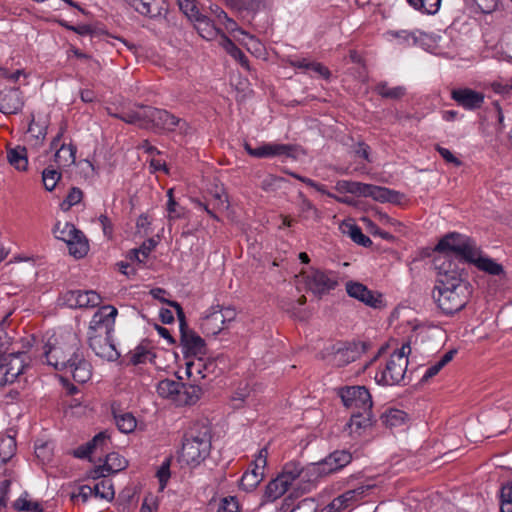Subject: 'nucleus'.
I'll return each instance as SVG.
<instances>
[{
  "label": "nucleus",
  "mask_w": 512,
  "mask_h": 512,
  "mask_svg": "<svg viewBox=\"0 0 512 512\" xmlns=\"http://www.w3.org/2000/svg\"><path fill=\"white\" fill-rule=\"evenodd\" d=\"M351 460L352 455L349 451L336 450L322 461L305 467L296 461L287 462L281 472L265 486L260 505L273 503L286 493H289L283 500L282 509H284L285 506H289L288 501L292 498L309 493L321 476L342 469Z\"/></svg>",
  "instance_id": "f257e3e1"
},
{
  "label": "nucleus",
  "mask_w": 512,
  "mask_h": 512,
  "mask_svg": "<svg viewBox=\"0 0 512 512\" xmlns=\"http://www.w3.org/2000/svg\"><path fill=\"white\" fill-rule=\"evenodd\" d=\"M437 278L432 297L438 308L446 315L462 310L469 301L471 286L465 280L464 269L458 267L448 257L434 261Z\"/></svg>",
  "instance_id": "f03ea898"
},
{
  "label": "nucleus",
  "mask_w": 512,
  "mask_h": 512,
  "mask_svg": "<svg viewBox=\"0 0 512 512\" xmlns=\"http://www.w3.org/2000/svg\"><path fill=\"white\" fill-rule=\"evenodd\" d=\"M81 352L77 335L72 331H64L52 335L44 346L43 357L48 365L63 370L74 356Z\"/></svg>",
  "instance_id": "7ed1b4c3"
},
{
  "label": "nucleus",
  "mask_w": 512,
  "mask_h": 512,
  "mask_svg": "<svg viewBox=\"0 0 512 512\" xmlns=\"http://www.w3.org/2000/svg\"><path fill=\"white\" fill-rule=\"evenodd\" d=\"M477 244L468 236L459 233H450L444 236L436 245L435 251L442 253L434 261L441 257H448L458 267L459 263L469 262L477 255Z\"/></svg>",
  "instance_id": "20e7f679"
},
{
  "label": "nucleus",
  "mask_w": 512,
  "mask_h": 512,
  "mask_svg": "<svg viewBox=\"0 0 512 512\" xmlns=\"http://www.w3.org/2000/svg\"><path fill=\"white\" fill-rule=\"evenodd\" d=\"M210 449L209 431L206 428L199 431L191 429L184 435L178 460L188 466H197L209 455Z\"/></svg>",
  "instance_id": "39448f33"
},
{
  "label": "nucleus",
  "mask_w": 512,
  "mask_h": 512,
  "mask_svg": "<svg viewBox=\"0 0 512 512\" xmlns=\"http://www.w3.org/2000/svg\"><path fill=\"white\" fill-rule=\"evenodd\" d=\"M11 345L7 336L0 337V385L14 383L25 368V354Z\"/></svg>",
  "instance_id": "423d86ee"
},
{
  "label": "nucleus",
  "mask_w": 512,
  "mask_h": 512,
  "mask_svg": "<svg viewBox=\"0 0 512 512\" xmlns=\"http://www.w3.org/2000/svg\"><path fill=\"white\" fill-rule=\"evenodd\" d=\"M410 353V344H402L400 349L391 354L385 366L376 373L375 380L383 385L399 384L405 377Z\"/></svg>",
  "instance_id": "0eeeda50"
},
{
  "label": "nucleus",
  "mask_w": 512,
  "mask_h": 512,
  "mask_svg": "<svg viewBox=\"0 0 512 512\" xmlns=\"http://www.w3.org/2000/svg\"><path fill=\"white\" fill-rule=\"evenodd\" d=\"M146 115V129L156 128L174 131L178 128L183 134H187L190 129V126L185 120L163 109L146 106Z\"/></svg>",
  "instance_id": "6e6552de"
},
{
  "label": "nucleus",
  "mask_w": 512,
  "mask_h": 512,
  "mask_svg": "<svg viewBox=\"0 0 512 512\" xmlns=\"http://www.w3.org/2000/svg\"><path fill=\"white\" fill-rule=\"evenodd\" d=\"M170 305L176 310L180 322L181 344L184 352L194 357L205 355V341L197 333L188 329L181 305L178 302H170Z\"/></svg>",
  "instance_id": "1a4fd4ad"
},
{
  "label": "nucleus",
  "mask_w": 512,
  "mask_h": 512,
  "mask_svg": "<svg viewBox=\"0 0 512 512\" xmlns=\"http://www.w3.org/2000/svg\"><path fill=\"white\" fill-rule=\"evenodd\" d=\"M339 395L343 405L351 412L372 410V397L364 386L344 387L340 390Z\"/></svg>",
  "instance_id": "9d476101"
},
{
  "label": "nucleus",
  "mask_w": 512,
  "mask_h": 512,
  "mask_svg": "<svg viewBox=\"0 0 512 512\" xmlns=\"http://www.w3.org/2000/svg\"><path fill=\"white\" fill-rule=\"evenodd\" d=\"M305 285L315 296L322 297L337 287L338 275L333 271L314 269L305 276Z\"/></svg>",
  "instance_id": "9b49d317"
},
{
  "label": "nucleus",
  "mask_w": 512,
  "mask_h": 512,
  "mask_svg": "<svg viewBox=\"0 0 512 512\" xmlns=\"http://www.w3.org/2000/svg\"><path fill=\"white\" fill-rule=\"evenodd\" d=\"M370 489H372L371 485H360L349 489L334 498L323 512H350L364 499Z\"/></svg>",
  "instance_id": "f8f14e48"
},
{
  "label": "nucleus",
  "mask_w": 512,
  "mask_h": 512,
  "mask_svg": "<svg viewBox=\"0 0 512 512\" xmlns=\"http://www.w3.org/2000/svg\"><path fill=\"white\" fill-rule=\"evenodd\" d=\"M117 309L105 305L96 311L90 321L88 335H113Z\"/></svg>",
  "instance_id": "ddd939ff"
},
{
  "label": "nucleus",
  "mask_w": 512,
  "mask_h": 512,
  "mask_svg": "<svg viewBox=\"0 0 512 512\" xmlns=\"http://www.w3.org/2000/svg\"><path fill=\"white\" fill-rule=\"evenodd\" d=\"M268 450L266 447L259 450L253 468L246 471L240 479V487L244 491L254 490L264 478V469L267 465Z\"/></svg>",
  "instance_id": "4468645a"
},
{
  "label": "nucleus",
  "mask_w": 512,
  "mask_h": 512,
  "mask_svg": "<svg viewBox=\"0 0 512 512\" xmlns=\"http://www.w3.org/2000/svg\"><path fill=\"white\" fill-rule=\"evenodd\" d=\"M245 151L252 157L269 158L275 156H285L296 158V147L290 144L264 143L257 148L251 147L247 142L244 143Z\"/></svg>",
  "instance_id": "2eb2a0df"
},
{
  "label": "nucleus",
  "mask_w": 512,
  "mask_h": 512,
  "mask_svg": "<svg viewBox=\"0 0 512 512\" xmlns=\"http://www.w3.org/2000/svg\"><path fill=\"white\" fill-rule=\"evenodd\" d=\"M62 299L69 308L95 307L101 302V297L93 290H70L63 294Z\"/></svg>",
  "instance_id": "dca6fc26"
},
{
  "label": "nucleus",
  "mask_w": 512,
  "mask_h": 512,
  "mask_svg": "<svg viewBox=\"0 0 512 512\" xmlns=\"http://www.w3.org/2000/svg\"><path fill=\"white\" fill-rule=\"evenodd\" d=\"M88 340L90 348L98 357L115 361L120 356L113 343V335H88Z\"/></svg>",
  "instance_id": "f3484780"
},
{
  "label": "nucleus",
  "mask_w": 512,
  "mask_h": 512,
  "mask_svg": "<svg viewBox=\"0 0 512 512\" xmlns=\"http://www.w3.org/2000/svg\"><path fill=\"white\" fill-rule=\"evenodd\" d=\"M24 107L22 92L17 88L0 91V112L5 115L18 114Z\"/></svg>",
  "instance_id": "a211bd4d"
},
{
  "label": "nucleus",
  "mask_w": 512,
  "mask_h": 512,
  "mask_svg": "<svg viewBox=\"0 0 512 512\" xmlns=\"http://www.w3.org/2000/svg\"><path fill=\"white\" fill-rule=\"evenodd\" d=\"M374 423L371 410L351 412L350 421L346 424V429L353 437H360L368 431Z\"/></svg>",
  "instance_id": "6ab92c4d"
},
{
  "label": "nucleus",
  "mask_w": 512,
  "mask_h": 512,
  "mask_svg": "<svg viewBox=\"0 0 512 512\" xmlns=\"http://www.w3.org/2000/svg\"><path fill=\"white\" fill-rule=\"evenodd\" d=\"M127 466V460L116 452L106 455L103 465H99L91 472V478L98 479L117 473Z\"/></svg>",
  "instance_id": "aec40b11"
},
{
  "label": "nucleus",
  "mask_w": 512,
  "mask_h": 512,
  "mask_svg": "<svg viewBox=\"0 0 512 512\" xmlns=\"http://www.w3.org/2000/svg\"><path fill=\"white\" fill-rule=\"evenodd\" d=\"M62 371L70 374L74 381L78 383H86L92 375L91 365L84 359L82 352L74 356L73 360Z\"/></svg>",
  "instance_id": "412c9836"
},
{
  "label": "nucleus",
  "mask_w": 512,
  "mask_h": 512,
  "mask_svg": "<svg viewBox=\"0 0 512 512\" xmlns=\"http://www.w3.org/2000/svg\"><path fill=\"white\" fill-rule=\"evenodd\" d=\"M452 99L468 110L480 108L484 102V95L469 88L455 89L451 93Z\"/></svg>",
  "instance_id": "4be33fe9"
},
{
  "label": "nucleus",
  "mask_w": 512,
  "mask_h": 512,
  "mask_svg": "<svg viewBox=\"0 0 512 512\" xmlns=\"http://www.w3.org/2000/svg\"><path fill=\"white\" fill-rule=\"evenodd\" d=\"M194 24L195 29L199 35L208 41H211L218 36L221 37L220 29L215 24L214 20L210 17L199 13L196 17L191 20Z\"/></svg>",
  "instance_id": "5701e85b"
},
{
  "label": "nucleus",
  "mask_w": 512,
  "mask_h": 512,
  "mask_svg": "<svg viewBox=\"0 0 512 512\" xmlns=\"http://www.w3.org/2000/svg\"><path fill=\"white\" fill-rule=\"evenodd\" d=\"M138 13L155 18L161 16L165 10L164 0H125Z\"/></svg>",
  "instance_id": "b1692460"
},
{
  "label": "nucleus",
  "mask_w": 512,
  "mask_h": 512,
  "mask_svg": "<svg viewBox=\"0 0 512 512\" xmlns=\"http://www.w3.org/2000/svg\"><path fill=\"white\" fill-rule=\"evenodd\" d=\"M220 311L216 308L211 310L201 319L200 327L207 336H215L224 329L223 320Z\"/></svg>",
  "instance_id": "393cba45"
},
{
  "label": "nucleus",
  "mask_w": 512,
  "mask_h": 512,
  "mask_svg": "<svg viewBox=\"0 0 512 512\" xmlns=\"http://www.w3.org/2000/svg\"><path fill=\"white\" fill-rule=\"evenodd\" d=\"M216 364L212 360H205L202 356L195 357L194 360L187 363L186 373L188 377L198 376L200 379L206 378L215 370Z\"/></svg>",
  "instance_id": "a878e982"
},
{
  "label": "nucleus",
  "mask_w": 512,
  "mask_h": 512,
  "mask_svg": "<svg viewBox=\"0 0 512 512\" xmlns=\"http://www.w3.org/2000/svg\"><path fill=\"white\" fill-rule=\"evenodd\" d=\"M363 197H371L375 201L385 203H394L398 200V193L386 187L376 186L372 184H364Z\"/></svg>",
  "instance_id": "bb28decb"
},
{
  "label": "nucleus",
  "mask_w": 512,
  "mask_h": 512,
  "mask_svg": "<svg viewBox=\"0 0 512 512\" xmlns=\"http://www.w3.org/2000/svg\"><path fill=\"white\" fill-rule=\"evenodd\" d=\"M202 389L198 385H186L182 383L177 398L176 406L194 405L201 397Z\"/></svg>",
  "instance_id": "cd10ccee"
},
{
  "label": "nucleus",
  "mask_w": 512,
  "mask_h": 512,
  "mask_svg": "<svg viewBox=\"0 0 512 512\" xmlns=\"http://www.w3.org/2000/svg\"><path fill=\"white\" fill-rule=\"evenodd\" d=\"M7 160L18 171H26L28 168L27 149L24 146H16L7 150Z\"/></svg>",
  "instance_id": "c85d7f7f"
},
{
  "label": "nucleus",
  "mask_w": 512,
  "mask_h": 512,
  "mask_svg": "<svg viewBox=\"0 0 512 512\" xmlns=\"http://www.w3.org/2000/svg\"><path fill=\"white\" fill-rule=\"evenodd\" d=\"M469 263L474 264L478 269L491 275H501L504 272L502 265L489 257L481 256L479 248H477V255L473 259H470Z\"/></svg>",
  "instance_id": "c756f323"
},
{
  "label": "nucleus",
  "mask_w": 512,
  "mask_h": 512,
  "mask_svg": "<svg viewBox=\"0 0 512 512\" xmlns=\"http://www.w3.org/2000/svg\"><path fill=\"white\" fill-rule=\"evenodd\" d=\"M391 35L397 39L398 44L404 46L422 45L428 39L427 34L419 31L401 30L392 32Z\"/></svg>",
  "instance_id": "7c9ffc66"
},
{
  "label": "nucleus",
  "mask_w": 512,
  "mask_h": 512,
  "mask_svg": "<svg viewBox=\"0 0 512 512\" xmlns=\"http://www.w3.org/2000/svg\"><path fill=\"white\" fill-rule=\"evenodd\" d=\"M28 141L34 146H40L47 134V122L35 120L33 117L27 129Z\"/></svg>",
  "instance_id": "2f4dec72"
},
{
  "label": "nucleus",
  "mask_w": 512,
  "mask_h": 512,
  "mask_svg": "<svg viewBox=\"0 0 512 512\" xmlns=\"http://www.w3.org/2000/svg\"><path fill=\"white\" fill-rule=\"evenodd\" d=\"M182 387V382L164 379L161 380L157 385V392L159 396L162 398H166L171 400L175 405H177V396L179 394V389Z\"/></svg>",
  "instance_id": "473e14b6"
},
{
  "label": "nucleus",
  "mask_w": 512,
  "mask_h": 512,
  "mask_svg": "<svg viewBox=\"0 0 512 512\" xmlns=\"http://www.w3.org/2000/svg\"><path fill=\"white\" fill-rule=\"evenodd\" d=\"M380 420L388 428L400 427L406 423L407 414L399 409H387Z\"/></svg>",
  "instance_id": "72a5a7b5"
},
{
  "label": "nucleus",
  "mask_w": 512,
  "mask_h": 512,
  "mask_svg": "<svg viewBox=\"0 0 512 512\" xmlns=\"http://www.w3.org/2000/svg\"><path fill=\"white\" fill-rule=\"evenodd\" d=\"M115 117L119 118L120 120L128 123V124H134L138 125L141 128H146V106H142L137 110L134 111H128L123 112L121 114H116Z\"/></svg>",
  "instance_id": "f704fd0d"
},
{
  "label": "nucleus",
  "mask_w": 512,
  "mask_h": 512,
  "mask_svg": "<svg viewBox=\"0 0 512 512\" xmlns=\"http://www.w3.org/2000/svg\"><path fill=\"white\" fill-rule=\"evenodd\" d=\"M76 148L73 145L61 144L55 153V162L60 167H69L76 159Z\"/></svg>",
  "instance_id": "c9c22d12"
},
{
  "label": "nucleus",
  "mask_w": 512,
  "mask_h": 512,
  "mask_svg": "<svg viewBox=\"0 0 512 512\" xmlns=\"http://www.w3.org/2000/svg\"><path fill=\"white\" fill-rule=\"evenodd\" d=\"M67 247L70 255L76 259L83 258L89 251L88 240L82 231L79 233V237H75V239L67 243Z\"/></svg>",
  "instance_id": "e433bc0d"
},
{
  "label": "nucleus",
  "mask_w": 512,
  "mask_h": 512,
  "mask_svg": "<svg viewBox=\"0 0 512 512\" xmlns=\"http://www.w3.org/2000/svg\"><path fill=\"white\" fill-rule=\"evenodd\" d=\"M220 45L243 67L248 68V59L245 54L225 34H221Z\"/></svg>",
  "instance_id": "4c0bfd02"
},
{
  "label": "nucleus",
  "mask_w": 512,
  "mask_h": 512,
  "mask_svg": "<svg viewBox=\"0 0 512 512\" xmlns=\"http://www.w3.org/2000/svg\"><path fill=\"white\" fill-rule=\"evenodd\" d=\"M80 232V230L69 222H65L64 224L57 223L54 228L55 237L66 244L75 239V237H79Z\"/></svg>",
  "instance_id": "58836bf2"
},
{
  "label": "nucleus",
  "mask_w": 512,
  "mask_h": 512,
  "mask_svg": "<svg viewBox=\"0 0 512 512\" xmlns=\"http://www.w3.org/2000/svg\"><path fill=\"white\" fill-rule=\"evenodd\" d=\"M455 353H456L455 350H450V351L446 352L444 355H442L441 358L437 362H435L434 364H432L431 366H429L426 369V371L424 372V374L421 378V381L426 382L429 379H431L432 377L436 376L440 372V370L443 367H445L453 359V356Z\"/></svg>",
  "instance_id": "ea45409f"
},
{
  "label": "nucleus",
  "mask_w": 512,
  "mask_h": 512,
  "mask_svg": "<svg viewBox=\"0 0 512 512\" xmlns=\"http://www.w3.org/2000/svg\"><path fill=\"white\" fill-rule=\"evenodd\" d=\"M408 4L413 7L415 10L427 14L434 15L436 14L441 6L442 0H406Z\"/></svg>",
  "instance_id": "a19ab883"
},
{
  "label": "nucleus",
  "mask_w": 512,
  "mask_h": 512,
  "mask_svg": "<svg viewBox=\"0 0 512 512\" xmlns=\"http://www.w3.org/2000/svg\"><path fill=\"white\" fill-rule=\"evenodd\" d=\"M93 495L100 499H104L107 501H111L114 499L115 491L113 488V483L110 479L103 477L101 481L95 484L92 487Z\"/></svg>",
  "instance_id": "79ce46f5"
},
{
  "label": "nucleus",
  "mask_w": 512,
  "mask_h": 512,
  "mask_svg": "<svg viewBox=\"0 0 512 512\" xmlns=\"http://www.w3.org/2000/svg\"><path fill=\"white\" fill-rule=\"evenodd\" d=\"M376 92L383 98L400 99L406 94L404 86L389 87L386 82H381L376 86Z\"/></svg>",
  "instance_id": "37998d69"
},
{
  "label": "nucleus",
  "mask_w": 512,
  "mask_h": 512,
  "mask_svg": "<svg viewBox=\"0 0 512 512\" xmlns=\"http://www.w3.org/2000/svg\"><path fill=\"white\" fill-rule=\"evenodd\" d=\"M345 228L346 229L344 232L347 233L350 238L358 245L369 247L372 244L371 239L362 232L359 226L354 224H347L345 225Z\"/></svg>",
  "instance_id": "c03bdc74"
},
{
  "label": "nucleus",
  "mask_w": 512,
  "mask_h": 512,
  "mask_svg": "<svg viewBox=\"0 0 512 512\" xmlns=\"http://www.w3.org/2000/svg\"><path fill=\"white\" fill-rule=\"evenodd\" d=\"M115 423L122 433H131L135 430L137 422L131 413L115 415Z\"/></svg>",
  "instance_id": "a18cd8bd"
},
{
  "label": "nucleus",
  "mask_w": 512,
  "mask_h": 512,
  "mask_svg": "<svg viewBox=\"0 0 512 512\" xmlns=\"http://www.w3.org/2000/svg\"><path fill=\"white\" fill-rule=\"evenodd\" d=\"M155 246L156 242L153 239L144 241L138 249H133L130 252V259H135L139 263H144Z\"/></svg>",
  "instance_id": "49530a36"
},
{
  "label": "nucleus",
  "mask_w": 512,
  "mask_h": 512,
  "mask_svg": "<svg viewBox=\"0 0 512 512\" xmlns=\"http://www.w3.org/2000/svg\"><path fill=\"white\" fill-rule=\"evenodd\" d=\"M363 188L364 183L348 180H339L335 185V189L339 193H350L358 196H362Z\"/></svg>",
  "instance_id": "de8ad7c7"
},
{
  "label": "nucleus",
  "mask_w": 512,
  "mask_h": 512,
  "mask_svg": "<svg viewBox=\"0 0 512 512\" xmlns=\"http://www.w3.org/2000/svg\"><path fill=\"white\" fill-rule=\"evenodd\" d=\"M301 199L300 211L306 219L319 220L321 218L319 210L302 193H299Z\"/></svg>",
  "instance_id": "09e8293b"
},
{
  "label": "nucleus",
  "mask_w": 512,
  "mask_h": 512,
  "mask_svg": "<svg viewBox=\"0 0 512 512\" xmlns=\"http://www.w3.org/2000/svg\"><path fill=\"white\" fill-rule=\"evenodd\" d=\"M83 192L78 187H73L70 189L67 197L60 204L61 209L64 211L69 210L71 207L79 204L82 201Z\"/></svg>",
  "instance_id": "8fccbe9b"
},
{
  "label": "nucleus",
  "mask_w": 512,
  "mask_h": 512,
  "mask_svg": "<svg viewBox=\"0 0 512 512\" xmlns=\"http://www.w3.org/2000/svg\"><path fill=\"white\" fill-rule=\"evenodd\" d=\"M228 5L239 12H252L259 7V0H227Z\"/></svg>",
  "instance_id": "3c124183"
},
{
  "label": "nucleus",
  "mask_w": 512,
  "mask_h": 512,
  "mask_svg": "<svg viewBox=\"0 0 512 512\" xmlns=\"http://www.w3.org/2000/svg\"><path fill=\"white\" fill-rule=\"evenodd\" d=\"M171 461H172L171 457H166L165 460L160 465L159 469L157 470L156 476L159 480L160 490H164V488L166 487V485L170 479Z\"/></svg>",
  "instance_id": "603ef678"
},
{
  "label": "nucleus",
  "mask_w": 512,
  "mask_h": 512,
  "mask_svg": "<svg viewBox=\"0 0 512 512\" xmlns=\"http://www.w3.org/2000/svg\"><path fill=\"white\" fill-rule=\"evenodd\" d=\"M60 179L61 174L55 169L47 168L42 172L43 185L47 191H52Z\"/></svg>",
  "instance_id": "864d4df0"
},
{
  "label": "nucleus",
  "mask_w": 512,
  "mask_h": 512,
  "mask_svg": "<svg viewBox=\"0 0 512 512\" xmlns=\"http://www.w3.org/2000/svg\"><path fill=\"white\" fill-rule=\"evenodd\" d=\"M27 492H24L16 501L13 503V508L17 511H36L41 508L37 502H31L27 499Z\"/></svg>",
  "instance_id": "5fc2aeb1"
},
{
  "label": "nucleus",
  "mask_w": 512,
  "mask_h": 512,
  "mask_svg": "<svg viewBox=\"0 0 512 512\" xmlns=\"http://www.w3.org/2000/svg\"><path fill=\"white\" fill-rule=\"evenodd\" d=\"M167 212L170 220L178 219L183 216V209L178 205L173 197V189L167 191Z\"/></svg>",
  "instance_id": "6e6d98bb"
},
{
  "label": "nucleus",
  "mask_w": 512,
  "mask_h": 512,
  "mask_svg": "<svg viewBox=\"0 0 512 512\" xmlns=\"http://www.w3.org/2000/svg\"><path fill=\"white\" fill-rule=\"evenodd\" d=\"M151 359H152V353L143 346L136 347L130 353V361L134 365L146 363L147 361H151Z\"/></svg>",
  "instance_id": "4d7b16f0"
},
{
  "label": "nucleus",
  "mask_w": 512,
  "mask_h": 512,
  "mask_svg": "<svg viewBox=\"0 0 512 512\" xmlns=\"http://www.w3.org/2000/svg\"><path fill=\"white\" fill-rule=\"evenodd\" d=\"M16 444L13 438L7 437L0 441V457L3 462L9 460L15 451Z\"/></svg>",
  "instance_id": "13d9d810"
},
{
  "label": "nucleus",
  "mask_w": 512,
  "mask_h": 512,
  "mask_svg": "<svg viewBox=\"0 0 512 512\" xmlns=\"http://www.w3.org/2000/svg\"><path fill=\"white\" fill-rule=\"evenodd\" d=\"M359 301L372 308L381 307L383 302L382 295L368 289L367 286L363 294V299H360Z\"/></svg>",
  "instance_id": "bf43d9fd"
},
{
  "label": "nucleus",
  "mask_w": 512,
  "mask_h": 512,
  "mask_svg": "<svg viewBox=\"0 0 512 512\" xmlns=\"http://www.w3.org/2000/svg\"><path fill=\"white\" fill-rule=\"evenodd\" d=\"M355 360V352L350 348L338 349L334 355V364L344 366Z\"/></svg>",
  "instance_id": "052dcab7"
},
{
  "label": "nucleus",
  "mask_w": 512,
  "mask_h": 512,
  "mask_svg": "<svg viewBox=\"0 0 512 512\" xmlns=\"http://www.w3.org/2000/svg\"><path fill=\"white\" fill-rule=\"evenodd\" d=\"M284 178L272 174L267 175L261 182V188L266 192H274L281 188Z\"/></svg>",
  "instance_id": "680f3d73"
},
{
  "label": "nucleus",
  "mask_w": 512,
  "mask_h": 512,
  "mask_svg": "<svg viewBox=\"0 0 512 512\" xmlns=\"http://www.w3.org/2000/svg\"><path fill=\"white\" fill-rule=\"evenodd\" d=\"M89 444L94 452L97 450L105 451L109 448L108 446L110 444V437L107 432H100L95 435L91 441H89Z\"/></svg>",
  "instance_id": "e2e57ef3"
},
{
  "label": "nucleus",
  "mask_w": 512,
  "mask_h": 512,
  "mask_svg": "<svg viewBox=\"0 0 512 512\" xmlns=\"http://www.w3.org/2000/svg\"><path fill=\"white\" fill-rule=\"evenodd\" d=\"M345 287L346 292L350 297L357 299L358 301L363 299V294L366 288L364 284L356 281H348Z\"/></svg>",
  "instance_id": "0e129e2a"
},
{
  "label": "nucleus",
  "mask_w": 512,
  "mask_h": 512,
  "mask_svg": "<svg viewBox=\"0 0 512 512\" xmlns=\"http://www.w3.org/2000/svg\"><path fill=\"white\" fill-rule=\"evenodd\" d=\"M177 2L179 8L189 18V20H192L200 13L194 0H177Z\"/></svg>",
  "instance_id": "69168bd1"
},
{
  "label": "nucleus",
  "mask_w": 512,
  "mask_h": 512,
  "mask_svg": "<svg viewBox=\"0 0 512 512\" xmlns=\"http://www.w3.org/2000/svg\"><path fill=\"white\" fill-rule=\"evenodd\" d=\"M475 3L483 13L489 14L497 9L499 0H475Z\"/></svg>",
  "instance_id": "338daca9"
},
{
  "label": "nucleus",
  "mask_w": 512,
  "mask_h": 512,
  "mask_svg": "<svg viewBox=\"0 0 512 512\" xmlns=\"http://www.w3.org/2000/svg\"><path fill=\"white\" fill-rule=\"evenodd\" d=\"M219 511L221 512H238L239 505L238 501L234 497L224 498L220 506Z\"/></svg>",
  "instance_id": "774afa93"
}]
</instances>
